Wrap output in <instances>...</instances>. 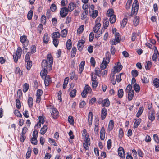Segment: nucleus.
<instances>
[{
	"label": "nucleus",
	"mask_w": 159,
	"mask_h": 159,
	"mask_svg": "<svg viewBox=\"0 0 159 159\" xmlns=\"http://www.w3.org/2000/svg\"><path fill=\"white\" fill-rule=\"evenodd\" d=\"M53 59L52 55L49 54L47 56V59L42 61L41 66L43 69L51 70L52 67Z\"/></svg>",
	"instance_id": "obj_1"
},
{
	"label": "nucleus",
	"mask_w": 159,
	"mask_h": 159,
	"mask_svg": "<svg viewBox=\"0 0 159 159\" xmlns=\"http://www.w3.org/2000/svg\"><path fill=\"white\" fill-rule=\"evenodd\" d=\"M139 9V3L137 0H134L132 6L131 14L133 15L138 12Z\"/></svg>",
	"instance_id": "obj_2"
},
{
	"label": "nucleus",
	"mask_w": 159,
	"mask_h": 159,
	"mask_svg": "<svg viewBox=\"0 0 159 159\" xmlns=\"http://www.w3.org/2000/svg\"><path fill=\"white\" fill-rule=\"evenodd\" d=\"M20 41L23 44V45L24 48L26 49L27 48L25 47H27L29 44V41L27 39V37L26 36L23 35L20 37Z\"/></svg>",
	"instance_id": "obj_3"
},
{
	"label": "nucleus",
	"mask_w": 159,
	"mask_h": 159,
	"mask_svg": "<svg viewBox=\"0 0 159 159\" xmlns=\"http://www.w3.org/2000/svg\"><path fill=\"white\" fill-rule=\"evenodd\" d=\"M120 35L119 33H116L115 35V38L111 41L110 43L112 45H115L120 41Z\"/></svg>",
	"instance_id": "obj_4"
},
{
	"label": "nucleus",
	"mask_w": 159,
	"mask_h": 159,
	"mask_svg": "<svg viewBox=\"0 0 159 159\" xmlns=\"http://www.w3.org/2000/svg\"><path fill=\"white\" fill-rule=\"evenodd\" d=\"M101 20V19L99 17H98L96 20V21L98 22ZM101 26V24L100 23L98 22L94 26V27L93 29V32L95 33H97L99 31L100 27Z\"/></svg>",
	"instance_id": "obj_5"
},
{
	"label": "nucleus",
	"mask_w": 159,
	"mask_h": 159,
	"mask_svg": "<svg viewBox=\"0 0 159 159\" xmlns=\"http://www.w3.org/2000/svg\"><path fill=\"white\" fill-rule=\"evenodd\" d=\"M122 66L119 63H118L117 64L114 66V70L113 72V75L112 77L114 78L115 74L117 72L120 71L122 69Z\"/></svg>",
	"instance_id": "obj_6"
},
{
	"label": "nucleus",
	"mask_w": 159,
	"mask_h": 159,
	"mask_svg": "<svg viewBox=\"0 0 159 159\" xmlns=\"http://www.w3.org/2000/svg\"><path fill=\"white\" fill-rule=\"evenodd\" d=\"M78 1H76V2H72L69 3L68 7L69 11H72L75 7H78Z\"/></svg>",
	"instance_id": "obj_7"
},
{
	"label": "nucleus",
	"mask_w": 159,
	"mask_h": 159,
	"mask_svg": "<svg viewBox=\"0 0 159 159\" xmlns=\"http://www.w3.org/2000/svg\"><path fill=\"white\" fill-rule=\"evenodd\" d=\"M68 9L66 7L62 8L60 11V15L62 17H65L68 14Z\"/></svg>",
	"instance_id": "obj_8"
},
{
	"label": "nucleus",
	"mask_w": 159,
	"mask_h": 159,
	"mask_svg": "<svg viewBox=\"0 0 159 159\" xmlns=\"http://www.w3.org/2000/svg\"><path fill=\"white\" fill-rule=\"evenodd\" d=\"M51 109L52 110L51 113L52 117L54 119L57 118L59 115V112L58 111L54 108H51Z\"/></svg>",
	"instance_id": "obj_9"
},
{
	"label": "nucleus",
	"mask_w": 159,
	"mask_h": 159,
	"mask_svg": "<svg viewBox=\"0 0 159 159\" xmlns=\"http://www.w3.org/2000/svg\"><path fill=\"white\" fill-rule=\"evenodd\" d=\"M107 115V109L105 107H103L101 110V117L102 120H104Z\"/></svg>",
	"instance_id": "obj_10"
},
{
	"label": "nucleus",
	"mask_w": 159,
	"mask_h": 159,
	"mask_svg": "<svg viewBox=\"0 0 159 159\" xmlns=\"http://www.w3.org/2000/svg\"><path fill=\"white\" fill-rule=\"evenodd\" d=\"M85 43V41L83 40H80L78 42L77 44L78 49L80 51H81L83 47H84V44Z\"/></svg>",
	"instance_id": "obj_11"
},
{
	"label": "nucleus",
	"mask_w": 159,
	"mask_h": 159,
	"mask_svg": "<svg viewBox=\"0 0 159 159\" xmlns=\"http://www.w3.org/2000/svg\"><path fill=\"white\" fill-rule=\"evenodd\" d=\"M118 154L120 157L122 158H124L125 157V152L123 148L120 147L118 150Z\"/></svg>",
	"instance_id": "obj_12"
},
{
	"label": "nucleus",
	"mask_w": 159,
	"mask_h": 159,
	"mask_svg": "<svg viewBox=\"0 0 159 159\" xmlns=\"http://www.w3.org/2000/svg\"><path fill=\"white\" fill-rule=\"evenodd\" d=\"M155 113L154 111L152 110L151 111H150L148 116L149 119L151 120L152 121L155 119Z\"/></svg>",
	"instance_id": "obj_13"
},
{
	"label": "nucleus",
	"mask_w": 159,
	"mask_h": 159,
	"mask_svg": "<svg viewBox=\"0 0 159 159\" xmlns=\"http://www.w3.org/2000/svg\"><path fill=\"white\" fill-rule=\"evenodd\" d=\"M105 58H104L103 62L101 63L100 67L101 69L104 70L105 69L107 66L109 62L110 61L108 60L106 61L104 60Z\"/></svg>",
	"instance_id": "obj_14"
},
{
	"label": "nucleus",
	"mask_w": 159,
	"mask_h": 159,
	"mask_svg": "<svg viewBox=\"0 0 159 159\" xmlns=\"http://www.w3.org/2000/svg\"><path fill=\"white\" fill-rule=\"evenodd\" d=\"M105 137V130L104 127H102L100 131V138L102 140L104 139Z\"/></svg>",
	"instance_id": "obj_15"
},
{
	"label": "nucleus",
	"mask_w": 159,
	"mask_h": 159,
	"mask_svg": "<svg viewBox=\"0 0 159 159\" xmlns=\"http://www.w3.org/2000/svg\"><path fill=\"white\" fill-rule=\"evenodd\" d=\"M93 113L92 112H90L88 116V121L89 126H90L92 123L93 119Z\"/></svg>",
	"instance_id": "obj_16"
},
{
	"label": "nucleus",
	"mask_w": 159,
	"mask_h": 159,
	"mask_svg": "<svg viewBox=\"0 0 159 159\" xmlns=\"http://www.w3.org/2000/svg\"><path fill=\"white\" fill-rule=\"evenodd\" d=\"M15 54H16V55L17 58H20L22 54L21 48L20 47H18L16 50V53H15Z\"/></svg>",
	"instance_id": "obj_17"
},
{
	"label": "nucleus",
	"mask_w": 159,
	"mask_h": 159,
	"mask_svg": "<svg viewBox=\"0 0 159 159\" xmlns=\"http://www.w3.org/2000/svg\"><path fill=\"white\" fill-rule=\"evenodd\" d=\"M85 62L84 61H81L80 64L79 66V72L80 73H81L83 71L84 69V66L85 65Z\"/></svg>",
	"instance_id": "obj_18"
},
{
	"label": "nucleus",
	"mask_w": 159,
	"mask_h": 159,
	"mask_svg": "<svg viewBox=\"0 0 159 159\" xmlns=\"http://www.w3.org/2000/svg\"><path fill=\"white\" fill-rule=\"evenodd\" d=\"M44 78L45 84L46 86H47L49 85V83L51 82V79L49 76H46Z\"/></svg>",
	"instance_id": "obj_19"
},
{
	"label": "nucleus",
	"mask_w": 159,
	"mask_h": 159,
	"mask_svg": "<svg viewBox=\"0 0 159 159\" xmlns=\"http://www.w3.org/2000/svg\"><path fill=\"white\" fill-rule=\"evenodd\" d=\"M128 93V98L129 101L131 100L134 97V90L131 91V92H127Z\"/></svg>",
	"instance_id": "obj_20"
},
{
	"label": "nucleus",
	"mask_w": 159,
	"mask_h": 159,
	"mask_svg": "<svg viewBox=\"0 0 159 159\" xmlns=\"http://www.w3.org/2000/svg\"><path fill=\"white\" fill-rule=\"evenodd\" d=\"M72 43L71 42V40L69 39L67 40L66 44V47L67 50H70L72 47Z\"/></svg>",
	"instance_id": "obj_21"
},
{
	"label": "nucleus",
	"mask_w": 159,
	"mask_h": 159,
	"mask_svg": "<svg viewBox=\"0 0 159 159\" xmlns=\"http://www.w3.org/2000/svg\"><path fill=\"white\" fill-rule=\"evenodd\" d=\"M141 80L143 83H148L149 82L148 76L147 75H143V77L141 78Z\"/></svg>",
	"instance_id": "obj_22"
},
{
	"label": "nucleus",
	"mask_w": 159,
	"mask_h": 159,
	"mask_svg": "<svg viewBox=\"0 0 159 159\" xmlns=\"http://www.w3.org/2000/svg\"><path fill=\"white\" fill-rule=\"evenodd\" d=\"M47 73V70L43 69V70L40 72V75L42 77L43 79L46 76Z\"/></svg>",
	"instance_id": "obj_23"
},
{
	"label": "nucleus",
	"mask_w": 159,
	"mask_h": 159,
	"mask_svg": "<svg viewBox=\"0 0 159 159\" xmlns=\"http://www.w3.org/2000/svg\"><path fill=\"white\" fill-rule=\"evenodd\" d=\"M110 102L108 99H106L103 100L102 106H105L108 107L109 106Z\"/></svg>",
	"instance_id": "obj_24"
},
{
	"label": "nucleus",
	"mask_w": 159,
	"mask_h": 159,
	"mask_svg": "<svg viewBox=\"0 0 159 159\" xmlns=\"http://www.w3.org/2000/svg\"><path fill=\"white\" fill-rule=\"evenodd\" d=\"M52 35L53 39H57L60 37L61 34L59 32H56L52 33Z\"/></svg>",
	"instance_id": "obj_25"
},
{
	"label": "nucleus",
	"mask_w": 159,
	"mask_h": 159,
	"mask_svg": "<svg viewBox=\"0 0 159 159\" xmlns=\"http://www.w3.org/2000/svg\"><path fill=\"white\" fill-rule=\"evenodd\" d=\"M44 43H47L49 41V37L48 34L47 33L44 34L43 39Z\"/></svg>",
	"instance_id": "obj_26"
},
{
	"label": "nucleus",
	"mask_w": 159,
	"mask_h": 159,
	"mask_svg": "<svg viewBox=\"0 0 159 159\" xmlns=\"http://www.w3.org/2000/svg\"><path fill=\"white\" fill-rule=\"evenodd\" d=\"M109 23L108 19L107 18H106L103 20V27L104 29H107V28L108 27L109 25Z\"/></svg>",
	"instance_id": "obj_27"
},
{
	"label": "nucleus",
	"mask_w": 159,
	"mask_h": 159,
	"mask_svg": "<svg viewBox=\"0 0 159 159\" xmlns=\"http://www.w3.org/2000/svg\"><path fill=\"white\" fill-rule=\"evenodd\" d=\"M23 71L20 70L19 67L16 68L15 70V73L17 75L19 76L23 75Z\"/></svg>",
	"instance_id": "obj_28"
},
{
	"label": "nucleus",
	"mask_w": 159,
	"mask_h": 159,
	"mask_svg": "<svg viewBox=\"0 0 159 159\" xmlns=\"http://www.w3.org/2000/svg\"><path fill=\"white\" fill-rule=\"evenodd\" d=\"M114 127V122L112 120H111L109 122L108 129L110 131L112 130Z\"/></svg>",
	"instance_id": "obj_29"
},
{
	"label": "nucleus",
	"mask_w": 159,
	"mask_h": 159,
	"mask_svg": "<svg viewBox=\"0 0 159 159\" xmlns=\"http://www.w3.org/2000/svg\"><path fill=\"white\" fill-rule=\"evenodd\" d=\"M48 129V127L47 125H44L42 127L40 130L41 134L42 135L44 134L46 132Z\"/></svg>",
	"instance_id": "obj_30"
},
{
	"label": "nucleus",
	"mask_w": 159,
	"mask_h": 159,
	"mask_svg": "<svg viewBox=\"0 0 159 159\" xmlns=\"http://www.w3.org/2000/svg\"><path fill=\"white\" fill-rule=\"evenodd\" d=\"M134 23L135 26H137L139 23V16H136L134 19Z\"/></svg>",
	"instance_id": "obj_31"
},
{
	"label": "nucleus",
	"mask_w": 159,
	"mask_h": 159,
	"mask_svg": "<svg viewBox=\"0 0 159 159\" xmlns=\"http://www.w3.org/2000/svg\"><path fill=\"white\" fill-rule=\"evenodd\" d=\"M144 109L143 107H140L138 111V112L136 114V116L137 117H139L143 113Z\"/></svg>",
	"instance_id": "obj_32"
},
{
	"label": "nucleus",
	"mask_w": 159,
	"mask_h": 159,
	"mask_svg": "<svg viewBox=\"0 0 159 159\" xmlns=\"http://www.w3.org/2000/svg\"><path fill=\"white\" fill-rule=\"evenodd\" d=\"M114 11L112 9H110L108 10L107 12V16L108 17H110L112 15H114Z\"/></svg>",
	"instance_id": "obj_33"
},
{
	"label": "nucleus",
	"mask_w": 159,
	"mask_h": 159,
	"mask_svg": "<svg viewBox=\"0 0 159 159\" xmlns=\"http://www.w3.org/2000/svg\"><path fill=\"white\" fill-rule=\"evenodd\" d=\"M28 103L29 107L30 108H31L33 107V98L31 97H29L28 100Z\"/></svg>",
	"instance_id": "obj_34"
},
{
	"label": "nucleus",
	"mask_w": 159,
	"mask_h": 159,
	"mask_svg": "<svg viewBox=\"0 0 159 159\" xmlns=\"http://www.w3.org/2000/svg\"><path fill=\"white\" fill-rule=\"evenodd\" d=\"M152 66L151 62L149 61H147L145 65V68L146 70H148L150 69Z\"/></svg>",
	"instance_id": "obj_35"
},
{
	"label": "nucleus",
	"mask_w": 159,
	"mask_h": 159,
	"mask_svg": "<svg viewBox=\"0 0 159 159\" xmlns=\"http://www.w3.org/2000/svg\"><path fill=\"white\" fill-rule=\"evenodd\" d=\"M124 91L122 89H120L118 91V96L119 98H121L123 96Z\"/></svg>",
	"instance_id": "obj_36"
},
{
	"label": "nucleus",
	"mask_w": 159,
	"mask_h": 159,
	"mask_svg": "<svg viewBox=\"0 0 159 159\" xmlns=\"http://www.w3.org/2000/svg\"><path fill=\"white\" fill-rule=\"evenodd\" d=\"M116 17L114 15L110 17L109 20L111 23H114L116 21Z\"/></svg>",
	"instance_id": "obj_37"
},
{
	"label": "nucleus",
	"mask_w": 159,
	"mask_h": 159,
	"mask_svg": "<svg viewBox=\"0 0 159 159\" xmlns=\"http://www.w3.org/2000/svg\"><path fill=\"white\" fill-rule=\"evenodd\" d=\"M33 137L32 138V141L35 140V139H37L38 137V132L36 130H34L33 133Z\"/></svg>",
	"instance_id": "obj_38"
},
{
	"label": "nucleus",
	"mask_w": 159,
	"mask_h": 159,
	"mask_svg": "<svg viewBox=\"0 0 159 159\" xmlns=\"http://www.w3.org/2000/svg\"><path fill=\"white\" fill-rule=\"evenodd\" d=\"M141 121V119H139L138 120H137L134 124V128H136L138 126V125L140 124Z\"/></svg>",
	"instance_id": "obj_39"
},
{
	"label": "nucleus",
	"mask_w": 159,
	"mask_h": 159,
	"mask_svg": "<svg viewBox=\"0 0 159 159\" xmlns=\"http://www.w3.org/2000/svg\"><path fill=\"white\" fill-rule=\"evenodd\" d=\"M98 14V11L97 10H93L92 11V13L90 15L93 18H95L97 16Z\"/></svg>",
	"instance_id": "obj_40"
},
{
	"label": "nucleus",
	"mask_w": 159,
	"mask_h": 159,
	"mask_svg": "<svg viewBox=\"0 0 159 159\" xmlns=\"http://www.w3.org/2000/svg\"><path fill=\"white\" fill-rule=\"evenodd\" d=\"M69 78L68 77H66L64 80L63 84V88L65 89L67 86V85L68 83Z\"/></svg>",
	"instance_id": "obj_41"
},
{
	"label": "nucleus",
	"mask_w": 159,
	"mask_h": 159,
	"mask_svg": "<svg viewBox=\"0 0 159 159\" xmlns=\"http://www.w3.org/2000/svg\"><path fill=\"white\" fill-rule=\"evenodd\" d=\"M134 88L135 91L136 92H138L140 90V87L139 85L136 83H135L134 85Z\"/></svg>",
	"instance_id": "obj_42"
},
{
	"label": "nucleus",
	"mask_w": 159,
	"mask_h": 159,
	"mask_svg": "<svg viewBox=\"0 0 159 159\" xmlns=\"http://www.w3.org/2000/svg\"><path fill=\"white\" fill-rule=\"evenodd\" d=\"M76 48L75 47H73L72 48V50L71 51V56L72 57H74L75 55L76 52Z\"/></svg>",
	"instance_id": "obj_43"
},
{
	"label": "nucleus",
	"mask_w": 159,
	"mask_h": 159,
	"mask_svg": "<svg viewBox=\"0 0 159 159\" xmlns=\"http://www.w3.org/2000/svg\"><path fill=\"white\" fill-rule=\"evenodd\" d=\"M153 84L156 88H158L159 87V80L157 78L155 79L153 81Z\"/></svg>",
	"instance_id": "obj_44"
},
{
	"label": "nucleus",
	"mask_w": 159,
	"mask_h": 159,
	"mask_svg": "<svg viewBox=\"0 0 159 159\" xmlns=\"http://www.w3.org/2000/svg\"><path fill=\"white\" fill-rule=\"evenodd\" d=\"M67 31L66 30L64 29L61 32V35L62 37H66L67 34Z\"/></svg>",
	"instance_id": "obj_45"
},
{
	"label": "nucleus",
	"mask_w": 159,
	"mask_h": 159,
	"mask_svg": "<svg viewBox=\"0 0 159 159\" xmlns=\"http://www.w3.org/2000/svg\"><path fill=\"white\" fill-rule=\"evenodd\" d=\"M88 14V11L87 10H85L82 13L81 15V17L82 19H84L86 18L87 16V15Z\"/></svg>",
	"instance_id": "obj_46"
},
{
	"label": "nucleus",
	"mask_w": 159,
	"mask_h": 159,
	"mask_svg": "<svg viewBox=\"0 0 159 159\" xmlns=\"http://www.w3.org/2000/svg\"><path fill=\"white\" fill-rule=\"evenodd\" d=\"M76 93V90L75 89H74L71 91L70 95L71 97L73 98L75 96Z\"/></svg>",
	"instance_id": "obj_47"
},
{
	"label": "nucleus",
	"mask_w": 159,
	"mask_h": 159,
	"mask_svg": "<svg viewBox=\"0 0 159 159\" xmlns=\"http://www.w3.org/2000/svg\"><path fill=\"white\" fill-rule=\"evenodd\" d=\"M84 29V26L81 25L78 29L77 30V32L79 34H81L83 32Z\"/></svg>",
	"instance_id": "obj_48"
},
{
	"label": "nucleus",
	"mask_w": 159,
	"mask_h": 159,
	"mask_svg": "<svg viewBox=\"0 0 159 159\" xmlns=\"http://www.w3.org/2000/svg\"><path fill=\"white\" fill-rule=\"evenodd\" d=\"M138 72L136 70H133L131 71L132 75L134 77H137L138 75Z\"/></svg>",
	"instance_id": "obj_49"
},
{
	"label": "nucleus",
	"mask_w": 159,
	"mask_h": 159,
	"mask_svg": "<svg viewBox=\"0 0 159 159\" xmlns=\"http://www.w3.org/2000/svg\"><path fill=\"white\" fill-rule=\"evenodd\" d=\"M29 88V84L27 83H25L24 84L23 91L24 93L26 92L28 90Z\"/></svg>",
	"instance_id": "obj_50"
},
{
	"label": "nucleus",
	"mask_w": 159,
	"mask_h": 159,
	"mask_svg": "<svg viewBox=\"0 0 159 159\" xmlns=\"http://www.w3.org/2000/svg\"><path fill=\"white\" fill-rule=\"evenodd\" d=\"M99 68L96 67L95 69V74L97 75L98 76H101V71L99 70Z\"/></svg>",
	"instance_id": "obj_51"
},
{
	"label": "nucleus",
	"mask_w": 159,
	"mask_h": 159,
	"mask_svg": "<svg viewBox=\"0 0 159 159\" xmlns=\"http://www.w3.org/2000/svg\"><path fill=\"white\" fill-rule=\"evenodd\" d=\"M123 75V73H120L118 75H116V80L119 83L120 82L121 80V75Z\"/></svg>",
	"instance_id": "obj_52"
},
{
	"label": "nucleus",
	"mask_w": 159,
	"mask_h": 159,
	"mask_svg": "<svg viewBox=\"0 0 159 159\" xmlns=\"http://www.w3.org/2000/svg\"><path fill=\"white\" fill-rule=\"evenodd\" d=\"M15 114L18 117H21L22 115L20 112L17 110H16L14 111Z\"/></svg>",
	"instance_id": "obj_53"
},
{
	"label": "nucleus",
	"mask_w": 159,
	"mask_h": 159,
	"mask_svg": "<svg viewBox=\"0 0 159 159\" xmlns=\"http://www.w3.org/2000/svg\"><path fill=\"white\" fill-rule=\"evenodd\" d=\"M16 106L18 109H20L21 107L20 102L19 99H17L16 100Z\"/></svg>",
	"instance_id": "obj_54"
},
{
	"label": "nucleus",
	"mask_w": 159,
	"mask_h": 159,
	"mask_svg": "<svg viewBox=\"0 0 159 159\" xmlns=\"http://www.w3.org/2000/svg\"><path fill=\"white\" fill-rule=\"evenodd\" d=\"M132 87L130 84H129L127 87L125 91L126 93L131 92V91L133 90H132Z\"/></svg>",
	"instance_id": "obj_55"
},
{
	"label": "nucleus",
	"mask_w": 159,
	"mask_h": 159,
	"mask_svg": "<svg viewBox=\"0 0 159 159\" xmlns=\"http://www.w3.org/2000/svg\"><path fill=\"white\" fill-rule=\"evenodd\" d=\"M33 12L32 10H30L27 15V18L29 20H31L32 17Z\"/></svg>",
	"instance_id": "obj_56"
},
{
	"label": "nucleus",
	"mask_w": 159,
	"mask_h": 159,
	"mask_svg": "<svg viewBox=\"0 0 159 159\" xmlns=\"http://www.w3.org/2000/svg\"><path fill=\"white\" fill-rule=\"evenodd\" d=\"M127 22V18H124L122 20L121 25L123 27H125Z\"/></svg>",
	"instance_id": "obj_57"
},
{
	"label": "nucleus",
	"mask_w": 159,
	"mask_h": 159,
	"mask_svg": "<svg viewBox=\"0 0 159 159\" xmlns=\"http://www.w3.org/2000/svg\"><path fill=\"white\" fill-rule=\"evenodd\" d=\"M68 121L71 124H74V120L72 116H70L68 117Z\"/></svg>",
	"instance_id": "obj_58"
},
{
	"label": "nucleus",
	"mask_w": 159,
	"mask_h": 159,
	"mask_svg": "<svg viewBox=\"0 0 159 159\" xmlns=\"http://www.w3.org/2000/svg\"><path fill=\"white\" fill-rule=\"evenodd\" d=\"M84 89L88 93H90L92 90L91 87L88 85H86L85 86Z\"/></svg>",
	"instance_id": "obj_59"
},
{
	"label": "nucleus",
	"mask_w": 159,
	"mask_h": 159,
	"mask_svg": "<svg viewBox=\"0 0 159 159\" xmlns=\"http://www.w3.org/2000/svg\"><path fill=\"white\" fill-rule=\"evenodd\" d=\"M30 53L29 52L27 53L25 55V61H29L30 58Z\"/></svg>",
	"instance_id": "obj_60"
},
{
	"label": "nucleus",
	"mask_w": 159,
	"mask_h": 159,
	"mask_svg": "<svg viewBox=\"0 0 159 159\" xmlns=\"http://www.w3.org/2000/svg\"><path fill=\"white\" fill-rule=\"evenodd\" d=\"M26 62H27V69L28 70H29L30 69L32 66V62L30 61H28Z\"/></svg>",
	"instance_id": "obj_61"
},
{
	"label": "nucleus",
	"mask_w": 159,
	"mask_h": 159,
	"mask_svg": "<svg viewBox=\"0 0 159 159\" xmlns=\"http://www.w3.org/2000/svg\"><path fill=\"white\" fill-rule=\"evenodd\" d=\"M49 142L51 144H52L54 146H57V144L56 143V142L53 139H52L50 138H49Z\"/></svg>",
	"instance_id": "obj_62"
},
{
	"label": "nucleus",
	"mask_w": 159,
	"mask_h": 159,
	"mask_svg": "<svg viewBox=\"0 0 159 159\" xmlns=\"http://www.w3.org/2000/svg\"><path fill=\"white\" fill-rule=\"evenodd\" d=\"M31 53L32 54L35 53L36 52V47L34 45H32L31 48Z\"/></svg>",
	"instance_id": "obj_63"
},
{
	"label": "nucleus",
	"mask_w": 159,
	"mask_h": 159,
	"mask_svg": "<svg viewBox=\"0 0 159 159\" xmlns=\"http://www.w3.org/2000/svg\"><path fill=\"white\" fill-rule=\"evenodd\" d=\"M153 137L154 140L155 142L157 143H159V138L157 135L156 134H154L153 135Z\"/></svg>",
	"instance_id": "obj_64"
}]
</instances>
